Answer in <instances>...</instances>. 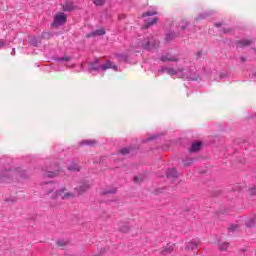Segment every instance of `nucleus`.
Segmentation results:
<instances>
[{
    "mask_svg": "<svg viewBox=\"0 0 256 256\" xmlns=\"http://www.w3.org/2000/svg\"><path fill=\"white\" fill-rule=\"evenodd\" d=\"M195 248H197V243H194V242H189L186 247V249H188V251L191 249L193 250Z\"/></svg>",
    "mask_w": 256,
    "mask_h": 256,
    "instance_id": "412c9836",
    "label": "nucleus"
},
{
    "mask_svg": "<svg viewBox=\"0 0 256 256\" xmlns=\"http://www.w3.org/2000/svg\"><path fill=\"white\" fill-rule=\"evenodd\" d=\"M103 71H107V69H114V71H117V66L113 64L112 61H107L104 65H102Z\"/></svg>",
    "mask_w": 256,
    "mask_h": 256,
    "instance_id": "39448f33",
    "label": "nucleus"
},
{
    "mask_svg": "<svg viewBox=\"0 0 256 256\" xmlns=\"http://www.w3.org/2000/svg\"><path fill=\"white\" fill-rule=\"evenodd\" d=\"M58 197H60L64 201L65 199H73V197H75V194H73V192L67 191V188H61L57 192L52 193L51 196L53 201H57Z\"/></svg>",
    "mask_w": 256,
    "mask_h": 256,
    "instance_id": "f257e3e1",
    "label": "nucleus"
},
{
    "mask_svg": "<svg viewBox=\"0 0 256 256\" xmlns=\"http://www.w3.org/2000/svg\"><path fill=\"white\" fill-rule=\"evenodd\" d=\"M119 153H121L122 155H127V153H129V148H123L119 150Z\"/></svg>",
    "mask_w": 256,
    "mask_h": 256,
    "instance_id": "393cba45",
    "label": "nucleus"
},
{
    "mask_svg": "<svg viewBox=\"0 0 256 256\" xmlns=\"http://www.w3.org/2000/svg\"><path fill=\"white\" fill-rule=\"evenodd\" d=\"M221 32L222 33H231V28H222Z\"/></svg>",
    "mask_w": 256,
    "mask_h": 256,
    "instance_id": "c756f323",
    "label": "nucleus"
},
{
    "mask_svg": "<svg viewBox=\"0 0 256 256\" xmlns=\"http://www.w3.org/2000/svg\"><path fill=\"white\" fill-rule=\"evenodd\" d=\"M193 163V158L188 159L187 161L184 162V166L188 167V165H191Z\"/></svg>",
    "mask_w": 256,
    "mask_h": 256,
    "instance_id": "a878e982",
    "label": "nucleus"
},
{
    "mask_svg": "<svg viewBox=\"0 0 256 256\" xmlns=\"http://www.w3.org/2000/svg\"><path fill=\"white\" fill-rule=\"evenodd\" d=\"M92 69L95 70V69H97V68H93V67H92Z\"/></svg>",
    "mask_w": 256,
    "mask_h": 256,
    "instance_id": "e433bc0d",
    "label": "nucleus"
},
{
    "mask_svg": "<svg viewBox=\"0 0 256 256\" xmlns=\"http://www.w3.org/2000/svg\"><path fill=\"white\" fill-rule=\"evenodd\" d=\"M83 143L84 145H95V141H91V140H86Z\"/></svg>",
    "mask_w": 256,
    "mask_h": 256,
    "instance_id": "bb28decb",
    "label": "nucleus"
},
{
    "mask_svg": "<svg viewBox=\"0 0 256 256\" xmlns=\"http://www.w3.org/2000/svg\"><path fill=\"white\" fill-rule=\"evenodd\" d=\"M61 61H71V58L70 57H64V58H61Z\"/></svg>",
    "mask_w": 256,
    "mask_h": 256,
    "instance_id": "473e14b6",
    "label": "nucleus"
},
{
    "mask_svg": "<svg viewBox=\"0 0 256 256\" xmlns=\"http://www.w3.org/2000/svg\"><path fill=\"white\" fill-rule=\"evenodd\" d=\"M153 15H157V11L153 10V11L144 12L141 17L142 18L152 17Z\"/></svg>",
    "mask_w": 256,
    "mask_h": 256,
    "instance_id": "f3484780",
    "label": "nucleus"
},
{
    "mask_svg": "<svg viewBox=\"0 0 256 256\" xmlns=\"http://www.w3.org/2000/svg\"><path fill=\"white\" fill-rule=\"evenodd\" d=\"M182 30L187 29V22L182 21V25L180 26Z\"/></svg>",
    "mask_w": 256,
    "mask_h": 256,
    "instance_id": "2f4dec72",
    "label": "nucleus"
},
{
    "mask_svg": "<svg viewBox=\"0 0 256 256\" xmlns=\"http://www.w3.org/2000/svg\"><path fill=\"white\" fill-rule=\"evenodd\" d=\"M159 21V18L154 17L151 21H148L145 25V29H149V27L153 26V25H157Z\"/></svg>",
    "mask_w": 256,
    "mask_h": 256,
    "instance_id": "4468645a",
    "label": "nucleus"
},
{
    "mask_svg": "<svg viewBox=\"0 0 256 256\" xmlns=\"http://www.w3.org/2000/svg\"><path fill=\"white\" fill-rule=\"evenodd\" d=\"M157 45H159V41L153 39L148 40L147 43H142L143 49H153V47H157Z\"/></svg>",
    "mask_w": 256,
    "mask_h": 256,
    "instance_id": "7ed1b4c3",
    "label": "nucleus"
},
{
    "mask_svg": "<svg viewBox=\"0 0 256 256\" xmlns=\"http://www.w3.org/2000/svg\"><path fill=\"white\" fill-rule=\"evenodd\" d=\"M113 193H117V189L112 188L110 190H106L103 192L104 195H109V194H113Z\"/></svg>",
    "mask_w": 256,
    "mask_h": 256,
    "instance_id": "5701e85b",
    "label": "nucleus"
},
{
    "mask_svg": "<svg viewBox=\"0 0 256 256\" xmlns=\"http://www.w3.org/2000/svg\"><path fill=\"white\" fill-rule=\"evenodd\" d=\"M44 189H45L46 195H51V193H53V191H55V184L48 183V184H46Z\"/></svg>",
    "mask_w": 256,
    "mask_h": 256,
    "instance_id": "6e6552de",
    "label": "nucleus"
},
{
    "mask_svg": "<svg viewBox=\"0 0 256 256\" xmlns=\"http://www.w3.org/2000/svg\"><path fill=\"white\" fill-rule=\"evenodd\" d=\"M143 175H138L134 177V183H142Z\"/></svg>",
    "mask_w": 256,
    "mask_h": 256,
    "instance_id": "4be33fe9",
    "label": "nucleus"
},
{
    "mask_svg": "<svg viewBox=\"0 0 256 256\" xmlns=\"http://www.w3.org/2000/svg\"><path fill=\"white\" fill-rule=\"evenodd\" d=\"M175 249V244H168L167 247L162 251L163 255H169Z\"/></svg>",
    "mask_w": 256,
    "mask_h": 256,
    "instance_id": "ddd939ff",
    "label": "nucleus"
},
{
    "mask_svg": "<svg viewBox=\"0 0 256 256\" xmlns=\"http://www.w3.org/2000/svg\"><path fill=\"white\" fill-rule=\"evenodd\" d=\"M67 23V15L61 12L56 14L54 18V22L52 23L53 27H59L61 25H65Z\"/></svg>",
    "mask_w": 256,
    "mask_h": 256,
    "instance_id": "f03ea898",
    "label": "nucleus"
},
{
    "mask_svg": "<svg viewBox=\"0 0 256 256\" xmlns=\"http://www.w3.org/2000/svg\"><path fill=\"white\" fill-rule=\"evenodd\" d=\"M118 225H119V231L121 233H129V231H131V227L127 223L120 222Z\"/></svg>",
    "mask_w": 256,
    "mask_h": 256,
    "instance_id": "20e7f679",
    "label": "nucleus"
},
{
    "mask_svg": "<svg viewBox=\"0 0 256 256\" xmlns=\"http://www.w3.org/2000/svg\"><path fill=\"white\" fill-rule=\"evenodd\" d=\"M230 231H237V229H239L238 225H232L230 228Z\"/></svg>",
    "mask_w": 256,
    "mask_h": 256,
    "instance_id": "7c9ffc66",
    "label": "nucleus"
},
{
    "mask_svg": "<svg viewBox=\"0 0 256 256\" xmlns=\"http://www.w3.org/2000/svg\"><path fill=\"white\" fill-rule=\"evenodd\" d=\"M68 170L69 171H81V167H79V165H77L76 163H71L68 166Z\"/></svg>",
    "mask_w": 256,
    "mask_h": 256,
    "instance_id": "2eb2a0df",
    "label": "nucleus"
},
{
    "mask_svg": "<svg viewBox=\"0 0 256 256\" xmlns=\"http://www.w3.org/2000/svg\"><path fill=\"white\" fill-rule=\"evenodd\" d=\"M227 249H229V243L228 242H224V243L219 245V250L220 251H227Z\"/></svg>",
    "mask_w": 256,
    "mask_h": 256,
    "instance_id": "6ab92c4d",
    "label": "nucleus"
},
{
    "mask_svg": "<svg viewBox=\"0 0 256 256\" xmlns=\"http://www.w3.org/2000/svg\"><path fill=\"white\" fill-rule=\"evenodd\" d=\"M93 3L97 7H103V5H105V0H93Z\"/></svg>",
    "mask_w": 256,
    "mask_h": 256,
    "instance_id": "aec40b11",
    "label": "nucleus"
},
{
    "mask_svg": "<svg viewBox=\"0 0 256 256\" xmlns=\"http://www.w3.org/2000/svg\"><path fill=\"white\" fill-rule=\"evenodd\" d=\"M216 27H221V24L217 23V24H216Z\"/></svg>",
    "mask_w": 256,
    "mask_h": 256,
    "instance_id": "c9c22d12",
    "label": "nucleus"
},
{
    "mask_svg": "<svg viewBox=\"0 0 256 256\" xmlns=\"http://www.w3.org/2000/svg\"><path fill=\"white\" fill-rule=\"evenodd\" d=\"M249 45H251V40H239L236 42V47L238 48H242V47H249Z\"/></svg>",
    "mask_w": 256,
    "mask_h": 256,
    "instance_id": "0eeeda50",
    "label": "nucleus"
},
{
    "mask_svg": "<svg viewBox=\"0 0 256 256\" xmlns=\"http://www.w3.org/2000/svg\"><path fill=\"white\" fill-rule=\"evenodd\" d=\"M161 61H174V62H177V61H179V58H173L171 56H162L161 57Z\"/></svg>",
    "mask_w": 256,
    "mask_h": 256,
    "instance_id": "a211bd4d",
    "label": "nucleus"
},
{
    "mask_svg": "<svg viewBox=\"0 0 256 256\" xmlns=\"http://www.w3.org/2000/svg\"><path fill=\"white\" fill-rule=\"evenodd\" d=\"M250 193H251V195H255L256 194V188L251 189Z\"/></svg>",
    "mask_w": 256,
    "mask_h": 256,
    "instance_id": "72a5a7b5",
    "label": "nucleus"
},
{
    "mask_svg": "<svg viewBox=\"0 0 256 256\" xmlns=\"http://www.w3.org/2000/svg\"><path fill=\"white\" fill-rule=\"evenodd\" d=\"M167 177H173L174 179H177V170H175V168L168 170Z\"/></svg>",
    "mask_w": 256,
    "mask_h": 256,
    "instance_id": "dca6fc26",
    "label": "nucleus"
},
{
    "mask_svg": "<svg viewBox=\"0 0 256 256\" xmlns=\"http://www.w3.org/2000/svg\"><path fill=\"white\" fill-rule=\"evenodd\" d=\"M3 45H5V42H3V40H0V48L3 47Z\"/></svg>",
    "mask_w": 256,
    "mask_h": 256,
    "instance_id": "f704fd0d",
    "label": "nucleus"
},
{
    "mask_svg": "<svg viewBox=\"0 0 256 256\" xmlns=\"http://www.w3.org/2000/svg\"><path fill=\"white\" fill-rule=\"evenodd\" d=\"M89 187H90L89 184H82L78 188H76V191L78 195H83V193H85V191H87Z\"/></svg>",
    "mask_w": 256,
    "mask_h": 256,
    "instance_id": "1a4fd4ad",
    "label": "nucleus"
},
{
    "mask_svg": "<svg viewBox=\"0 0 256 256\" xmlns=\"http://www.w3.org/2000/svg\"><path fill=\"white\" fill-rule=\"evenodd\" d=\"M63 9L64 11H73L75 9V4L73 2H65Z\"/></svg>",
    "mask_w": 256,
    "mask_h": 256,
    "instance_id": "9b49d317",
    "label": "nucleus"
},
{
    "mask_svg": "<svg viewBox=\"0 0 256 256\" xmlns=\"http://www.w3.org/2000/svg\"><path fill=\"white\" fill-rule=\"evenodd\" d=\"M61 171H63V169L61 167H58V169L56 171H49L46 172V177H49L51 179H53V177H57L59 176V174L61 173Z\"/></svg>",
    "mask_w": 256,
    "mask_h": 256,
    "instance_id": "423d86ee",
    "label": "nucleus"
},
{
    "mask_svg": "<svg viewBox=\"0 0 256 256\" xmlns=\"http://www.w3.org/2000/svg\"><path fill=\"white\" fill-rule=\"evenodd\" d=\"M247 227H253V225H255V221L253 220H249L247 223H246Z\"/></svg>",
    "mask_w": 256,
    "mask_h": 256,
    "instance_id": "cd10ccee",
    "label": "nucleus"
},
{
    "mask_svg": "<svg viewBox=\"0 0 256 256\" xmlns=\"http://www.w3.org/2000/svg\"><path fill=\"white\" fill-rule=\"evenodd\" d=\"M57 245H58V247H64L65 246V241L59 240V241H57Z\"/></svg>",
    "mask_w": 256,
    "mask_h": 256,
    "instance_id": "c85d7f7f",
    "label": "nucleus"
},
{
    "mask_svg": "<svg viewBox=\"0 0 256 256\" xmlns=\"http://www.w3.org/2000/svg\"><path fill=\"white\" fill-rule=\"evenodd\" d=\"M167 74H168V75H176L177 72H176L175 69H173V68H168V69H167Z\"/></svg>",
    "mask_w": 256,
    "mask_h": 256,
    "instance_id": "b1692460",
    "label": "nucleus"
},
{
    "mask_svg": "<svg viewBox=\"0 0 256 256\" xmlns=\"http://www.w3.org/2000/svg\"><path fill=\"white\" fill-rule=\"evenodd\" d=\"M201 149V142H195L192 144L191 148L189 149L190 153H196Z\"/></svg>",
    "mask_w": 256,
    "mask_h": 256,
    "instance_id": "f8f14e48",
    "label": "nucleus"
},
{
    "mask_svg": "<svg viewBox=\"0 0 256 256\" xmlns=\"http://www.w3.org/2000/svg\"><path fill=\"white\" fill-rule=\"evenodd\" d=\"M101 35H105V30L104 29H98L95 30L94 32L90 33L87 35V37H97V36H101Z\"/></svg>",
    "mask_w": 256,
    "mask_h": 256,
    "instance_id": "9d476101",
    "label": "nucleus"
}]
</instances>
